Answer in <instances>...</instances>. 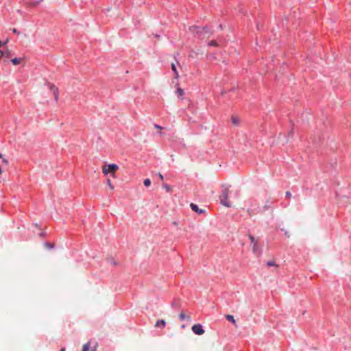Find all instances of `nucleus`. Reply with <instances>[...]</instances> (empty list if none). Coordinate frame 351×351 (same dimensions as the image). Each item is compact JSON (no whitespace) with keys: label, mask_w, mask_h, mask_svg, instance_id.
I'll return each instance as SVG.
<instances>
[{"label":"nucleus","mask_w":351,"mask_h":351,"mask_svg":"<svg viewBox=\"0 0 351 351\" xmlns=\"http://www.w3.org/2000/svg\"><path fill=\"white\" fill-rule=\"evenodd\" d=\"M12 32L14 33V34H16L18 35H19L21 34V32L19 31H18L16 28H13L12 29Z\"/></svg>","instance_id":"nucleus-22"},{"label":"nucleus","mask_w":351,"mask_h":351,"mask_svg":"<svg viewBox=\"0 0 351 351\" xmlns=\"http://www.w3.org/2000/svg\"><path fill=\"white\" fill-rule=\"evenodd\" d=\"M2 162L4 163L6 166L8 165V160L5 158H2Z\"/></svg>","instance_id":"nucleus-23"},{"label":"nucleus","mask_w":351,"mask_h":351,"mask_svg":"<svg viewBox=\"0 0 351 351\" xmlns=\"http://www.w3.org/2000/svg\"><path fill=\"white\" fill-rule=\"evenodd\" d=\"M90 341L86 343H85L83 346L82 351H95L96 346L93 348H92V349H90Z\"/></svg>","instance_id":"nucleus-9"},{"label":"nucleus","mask_w":351,"mask_h":351,"mask_svg":"<svg viewBox=\"0 0 351 351\" xmlns=\"http://www.w3.org/2000/svg\"><path fill=\"white\" fill-rule=\"evenodd\" d=\"M118 169L119 167L116 164H109L103 167L102 171L104 175H108L110 173H114Z\"/></svg>","instance_id":"nucleus-4"},{"label":"nucleus","mask_w":351,"mask_h":351,"mask_svg":"<svg viewBox=\"0 0 351 351\" xmlns=\"http://www.w3.org/2000/svg\"><path fill=\"white\" fill-rule=\"evenodd\" d=\"M107 184L111 189H114V186L109 179L107 180Z\"/></svg>","instance_id":"nucleus-21"},{"label":"nucleus","mask_w":351,"mask_h":351,"mask_svg":"<svg viewBox=\"0 0 351 351\" xmlns=\"http://www.w3.org/2000/svg\"><path fill=\"white\" fill-rule=\"evenodd\" d=\"M164 188L167 191H170V186L167 184H165L164 186Z\"/></svg>","instance_id":"nucleus-27"},{"label":"nucleus","mask_w":351,"mask_h":351,"mask_svg":"<svg viewBox=\"0 0 351 351\" xmlns=\"http://www.w3.org/2000/svg\"><path fill=\"white\" fill-rule=\"evenodd\" d=\"M8 42V39H7L4 43H3L2 41H0V47L3 45H6Z\"/></svg>","instance_id":"nucleus-26"},{"label":"nucleus","mask_w":351,"mask_h":351,"mask_svg":"<svg viewBox=\"0 0 351 351\" xmlns=\"http://www.w3.org/2000/svg\"><path fill=\"white\" fill-rule=\"evenodd\" d=\"M192 331L197 335H202L205 332L203 326L200 324H194L191 328Z\"/></svg>","instance_id":"nucleus-6"},{"label":"nucleus","mask_w":351,"mask_h":351,"mask_svg":"<svg viewBox=\"0 0 351 351\" xmlns=\"http://www.w3.org/2000/svg\"><path fill=\"white\" fill-rule=\"evenodd\" d=\"M181 328H185V325H182V326H181Z\"/></svg>","instance_id":"nucleus-31"},{"label":"nucleus","mask_w":351,"mask_h":351,"mask_svg":"<svg viewBox=\"0 0 351 351\" xmlns=\"http://www.w3.org/2000/svg\"><path fill=\"white\" fill-rule=\"evenodd\" d=\"M60 351H65V348H62Z\"/></svg>","instance_id":"nucleus-30"},{"label":"nucleus","mask_w":351,"mask_h":351,"mask_svg":"<svg viewBox=\"0 0 351 351\" xmlns=\"http://www.w3.org/2000/svg\"><path fill=\"white\" fill-rule=\"evenodd\" d=\"M267 265L268 267H271V266H274V265H276V263H275V262H274V261H268V262L267 263Z\"/></svg>","instance_id":"nucleus-20"},{"label":"nucleus","mask_w":351,"mask_h":351,"mask_svg":"<svg viewBox=\"0 0 351 351\" xmlns=\"http://www.w3.org/2000/svg\"><path fill=\"white\" fill-rule=\"evenodd\" d=\"M154 128H156V129H159V130L162 129V127L160 126L159 125H158V124H156V123H154Z\"/></svg>","instance_id":"nucleus-25"},{"label":"nucleus","mask_w":351,"mask_h":351,"mask_svg":"<svg viewBox=\"0 0 351 351\" xmlns=\"http://www.w3.org/2000/svg\"><path fill=\"white\" fill-rule=\"evenodd\" d=\"M226 319H227L228 321H229L230 322H231V323H232L233 324H234V325H235V326H237V324H236V320H235V319H234V316H233V315H227L226 316Z\"/></svg>","instance_id":"nucleus-13"},{"label":"nucleus","mask_w":351,"mask_h":351,"mask_svg":"<svg viewBox=\"0 0 351 351\" xmlns=\"http://www.w3.org/2000/svg\"><path fill=\"white\" fill-rule=\"evenodd\" d=\"M190 207L194 212L197 213L202 214L205 213L204 210L199 208L198 206L194 203H191L190 204Z\"/></svg>","instance_id":"nucleus-8"},{"label":"nucleus","mask_w":351,"mask_h":351,"mask_svg":"<svg viewBox=\"0 0 351 351\" xmlns=\"http://www.w3.org/2000/svg\"><path fill=\"white\" fill-rule=\"evenodd\" d=\"M189 30L192 34L197 36L198 38L201 40L208 38L213 34V32L207 27H201L193 25L189 27Z\"/></svg>","instance_id":"nucleus-1"},{"label":"nucleus","mask_w":351,"mask_h":351,"mask_svg":"<svg viewBox=\"0 0 351 351\" xmlns=\"http://www.w3.org/2000/svg\"><path fill=\"white\" fill-rule=\"evenodd\" d=\"M208 45L210 47H217L219 46L216 40H211L208 43Z\"/></svg>","instance_id":"nucleus-16"},{"label":"nucleus","mask_w":351,"mask_h":351,"mask_svg":"<svg viewBox=\"0 0 351 351\" xmlns=\"http://www.w3.org/2000/svg\"><path fill=\"white\" fill-rule=\"evenodd\" d=\"M150 184H151V181H150V180H149V178H147V179H145V180H144V185H145V186H147H147H150Z\"/></svg>","instance_id":"nucleus-18"},{"label":"nucleus","mask_w":351,"mask_h":351,"mask_svg":"<svg viewBox=\"0 0 351 351\" xmlns=\"http://www.w3.org/2000/svg\"><path fill=\"white\" fill-rule=\"evenodd\" d=\"M45 245L48 248V249H53L54 247V245L53 244H51L50 243H45Z\"/></svg>","instance_id":"nucleus-19"},{"label":"nucleus","mask_w":351,"mask_h":351,"mask_svg":"<svg viewBox=\"0 0 351 351\" xmlns=\"http://www.w3.org/2000/svg\"><path fill=\"white\" fill-rule=\"evenodd\" d=\"M273 203L270 202L269 201H267L264 206L263 207V209L261 210L259 206H258V203L256 200H251V207L248 208L247 213L250 216L253 215L258 214L261 213V211H265L267 210L269 208H273L272 206Z\"/></svg>","instance_id":"nucleus-2"},{"label":"nucleus","mask_w":351,"mask_h":351,"mask_svg":"<svg viewBox=\"0 0 351 351\" xmlns=\"http://www.w3.org/2000/svg\"><path fill=\"white\" fill-rule=\"evenodd\" d=\"M232 122L234 125H238L239 120L237 117H232Z\"/></svg>","instance_id":"nucleus-17"},{"label":"nucleus","mask_w":351,"mask_h":351,"mask_svg":"<svg viewBox=\"0 0 351 351\" xmlns=\"http://www.w3.org/2000/svg\"><path fill=\"white\" fill-rule=\"evenodd\" d=\"M48 86L50 89V90L52 92L53 95H54L55 101H58V97H59V90L58 88L52 84H48Z\"/></svg>","instance_id":"nucleus-7"},{"label":"nucleus","mask_w":351,"mask_h":351,"mask_svg":"<svg viewBox=\"0 0 351 351\" xmlns=\"http://www.w3.org/2000/svg\"><path fill=\"white\" fill-rule=\"evenodd\" d=\"M171 69L174 73V78L175 79H178L179 78V74H178V70L176 69V64L174 63H172L171 64Z\"/></svg>","instance_id":"nucleus-12"},{"label":"nucleus","mask_w":351,"mask_h":351,"mask_svg":"<svg viewBox=\"0 0 351 351\" xmlns=\"http://www.w3.org/2000/svg\"><path fill=\"white\" fill-rule=\"evenodd\" d=\"M176 93L180 97H182L184 95V90L182 89L181 88H178L176 90Z\"/></svg>","instance_id":"nucleus-15"},{"label":"nucleus","mask_w":351,"mask_h":351,"mask_svg":"<svg viewBox=\"0 0 351 351\" xmlns=\"http://www.w3.org/2000/svg\"><path fill=\"white\" fill-rule=\"evenodd\" d=\"M11 62H12L13 64L17 65V64H19L21 63V58H14L11 60Z\"/></svg>","instance_id":"nucleus-14"},{"label":"nucleus","mask_w":351,"mask_h":351,"mask_svg":"<svg viewBox=\"0 0 351 351\" xmlns=\"http://www.w3.org/2000/svg\"><path fill=\"white\" fill-rule=\"evenodd\" d=\"M3 158V156L2 154L0 153V158Z\"/></svg>","instance_id":"nucleus-32"},{"label":"nucleus","mask_w":351,"mask_h":351,"mask_svg":"<svg viewBox=\"0 0 351 351\" xmlns=\"http://www.w3.org/2000/svg\"><path fill=\"white\" fill-rule=\"evenodd\" d=\"M179 319L181 320V321H184V320H187V321H191V317L190 316H187L184 314V312H181L179 315Z\"/></svg>","instance_id":"nucleus-11"},{"label":"nucleus","mask_w":351,"mask_h":351,"mask_svg":"<svg viewBox=\"0 0 351 351\" xmlns=\"http://www.w3.org/2000/svg\"><path fill=\"white\" fill-rule=\"evenodd\" d=\"M0 52H1L2 56H4V52L3 51L1 50Z\"/></svg>","instance_id":"nucleus-29"},{"label":"nucleus","mask_w":351,"mask_h":351,"mask_svg":"<svg viewBox=\"0 0 351 351\" xmlns=\"http://www.w3.org/2000/svg\"><path fill=\"white\" fill-rule=\"evenodd\" d=\"M166 322L164 319H159L156 322L155 326L158 328H165Z\"/></svg>","instance_id":"nucleus-10"},{"label":"nucleus","mask_w":351,"mask_h":351,"mask_svg":"<svg viewBox=\"0 0 351 351\" xmlns=\"http://www.w3.org/2000/svg\"><path fill=\"white\" fill-rule=\"evenodd\" d=\"M249 239L250 240V242H251V244L252 246L253 252L254 254H256V255L260 256L261 254V252L259 250L257 241L252 234H249Z\"/></svg>","instance_id":"nucleus-5"},{"label":"nucleus","mask_w":351,"mask_h":351,"mask_svg":"<svg viewBox=\"0 0 351 351\" xmlns=\"http://www.w3.org/2000/svg\"><path fill=\"white\" fill-rule=\"evenodd\" d=\"M285 196H286V197H287V198H290V197H291V192H290V191H287V192H286V193H285Z\"/></svg>","instance_id":"nucleus-24"},{"label":"nucleus","mask_w":351,"mask_h":351,"mask_svg":"<svg viewBox=\"0 0 351 351\" xmlns=\"http://www.w3.org/2000/svg\"><path fill=\"white\" fill-rule=\"evenodd\" d=\"M159 177H160V178L161 180H163V179H164L163 176H162V174H160V173L159 174Z\"/></svg>","instance_id":"nucleus-28"},{"label":"nucleus","mask_w":351,"mask_h":351,"mask_svg":"<svg viewBox=\"0 0 351 351\" xmlns=\"http://www.w3.org/2000/svg\"><path fill=\"white\" fill-rule=\"evenodd\" d=\"M229 189L228 187L223 189L221 194L220 195V203L226 207L230 208L231 206L230 202L228 201Z\"/></svg>","instance_id":"nucleus-3"}]
</instances>
